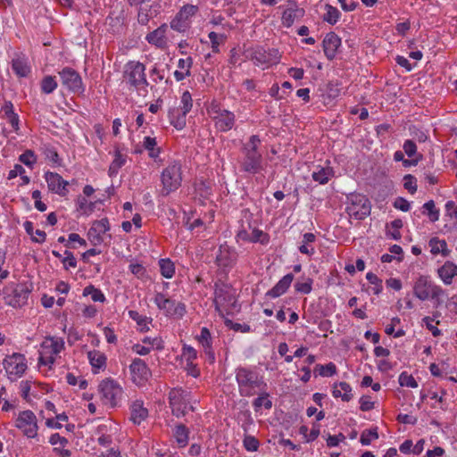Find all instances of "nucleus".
<instances>
[{
    "mask_svg": "<svg viewBox=\"0 0 457 457\" xmlns=\"http://www.w3.org/2000/svg\"><path fill=\"white\" fill-rule=\"evenodd\" d=\"M125 158L118 152L115 154V158L109 167V175L111 177L116 175L118 170L124 165Z\"/></svg>",
    "mask_w": 457,
    "mask_h": 457,
    "instance_id": "37998d69",
    "label": "nucleus"
},
{
    "mask_svg": "<svg viewBox=\"0 0 457 457\" xmlns=\"http://www.w3.org/2000/svg\"><path fill=\"white\" fill-rule=\"evenodd\" d=\"M99 390L102 394L104 403L112 407L117 405L123 393L122 388L114 380L110 378L103 380L100 383Z\"/></svg>",
    "mask_w": 457,
    "mask_h": 457,
    "instance_id": "6e6552de",
    "label": "nucleus"
},
{
    "mask_svg": "<svg viewBox=\"0 0 457 457\" xmlns=\"http://www.w3.org/2000/svg\"><path fill=\"white\" fill-rule=\"evenodd\" d=\"M19 160L27 166H31L36 162V156L34 152L31 150L25 151L22 154L20 155Z\"/></svg>",
    "mask_w": 457,
    "mask_h": 457,
    "instance_id": "4d7b16f0",
    "label": "nucleus"
},
{
    "mask_svg": "<svg viewBox=\"0 0 457 457\" xmlns=\"http://www.w3.org/2000/svg\"><path fill=\"white\" fill-rule=\"evenodd\" d=\"M59 75L62 86L65 87L68 90L74 93L83 92L84 89L81 77L74 69L70 67L63 68L59 72Z\"/></svg>",
    "mask_w": 457,
    "mask_h": 457,
    "instance_id": "f8f14e48",
    "label": "nucleus"
},
{
    "mask_svg": "<svg viewBox=\"0 0 457 457\" xmlns=\"http://www.w3.org/2000/svg\"><path fill=\"white\" fill-rule=\"evenodd\" d=\"M237 256V253L228 245H221L216 256V263L220 267H229L236 262Z\"/></svg>",
    "mask_w": 457,
    "mask_h": 457,
    "instance_id": "aec40b11",
    "label": "nucleus"
},
{
    "mask_svg": "<svg viewBox=\"0 0 457 457\" xmlns=\"http://www.w3.org/2000/svg\"><path fill=\"white\" fill-rule=\"evenodd\" d=\"M154 303L160 310H162L166 316L182 318L186 313V306L182 303L168 298L165 295L158 293L155 295Z\"/></svg>",
    "mask_w": 457,
    "mask_h": 457,
    "instance_id": "0eeeda50",
    "label": "nucleus"
},
{
    "mask_svg": "<svg viewBox=\"0 0 457 457\" xmlns=\"http://www.w3.org/2000/svg\"><path fill=\"white\" fill-rule=\"evenodd\" d=\"M226 325L228 326L230 328H232L235 331H242V332H249L250 331V326L247 324H239V323H234L233 321L227 320L225 321Z\"/></svg>",
    "mask_w": 457,
    "mask_h": 457,
    "instance_id": "0e129e2a",
    "label": "nucleus"
},
{
    "mask_svg": "<svg viewBox=\"0 0 457 457\" xmlns=\"http://www.w3.org/2000/svg\"><path fill=\"white\" fill-rule=\"evenodd\" d=\"M360 409L362 411H367L374 408V403L370 400L369 396H362L360 400Z\"/></svg>",
    "mask_w": 457,
    "mask_h": 457,
    "instance_id": "338daca9",
    "label": "nucleus"
},
{
    "mask_svg": "<svg viewBox=\"0 0 457 457\" xmlns=\"http://www.w3.org/2000/svg\"><path fill=\"white\" fill-rule=\"evenodd\" d=\"M404 153L409 157H413L417 154V145L412 140H406L403 145Z\"/></svg>",
    "mask_w": 457,
    "mask_h": 457,
    "instance_id": "bf43d9fd",
    "label": "nucleus"
},
{
    "mask_svg": "<svg viewBox=\"0 0 457 457\" xmlns=\"http://www.w3.org/2000/svg\"><path fill=\"white\" fill-rule=\"evenodd\" d=\"M161 273L163 277L170 278L175 272L174 263L170 259H162L159 261Z\"/></svg>",
    "mask_w": 457,
    "mask_h": 457,
    "instance_id": "f704fd0d",
    "label": "nucleus"
},
{
    "mask_svg": "<svg viewBox=\"0 0 457 457\" xmlns=\"http://www.w3.org/2000/svg\"><path fill=\"white\" fill-rule=\"evenodd\" d=\"M30 293V287L26 284H17L10 293L6 294L4 299L8 305L18 308L27 303Z\"/></svg>",
    "mask_w": 457,
    "mask_h": 457,
    "instance_id": "9d476101",
    "label": "nucleus"
},
{
    "mask_svg": "<svg viewBox=\"0 0 457 457\" xmlns=\"http://www.w3.org/2000/svg\"><path fill=\"white\" fill-rule=\"evenodd\" d=\"M341 45L340 37L334 32H329L323 39L322 46L325 55L328 60H333Z\"/></svg>",
    "mask_w": 457,
    "mask_h": 457,
    "instance_id": "a211bd4d",
    "label": "nucleus"
},
{
    "mask_svg": "<svg viewBox=\"0 0 457 457\" xmlns=\"http://www.w3.org/2000/svg\"><path fill=\"white\" fill-rule=\"evenodd\" d=\"M294 279V275H285L270 290L266 293L267 296L276 298L287 292Z\"/></svg>",
    "mask_w": 457,
    "mask_h": 457,
    "instance_id": "412c9836",
    "label": "nucleus"
},
{
    "mask_svg": "<svg viewBox=\"0 0 457 457\" xmlns=\"http://www.w3.org/2000/svg\"><path fill=\"white\" fill-rule=\"evenodd\" d=\"M280 55L276 49L265 50L262 47L255 48L252 54L251 59L256 65H273L278 62Z\"/></svg>",
    "mask_w": 457,
    "mask_h": 457,
    "instance_id": "4468645a",
    "label": "nucleus"
},
{
    "mask_svg": "<svg viewBox=\"0 0 457 457\" xmlns=\"http://www.w3.org/2000/svg\"><path fill=\"white\" fill-rule=\"evenodd\" d=\"M312 278H306L303 282L297 281L295 284V289L296 292L307 295L311 293L312 289Z\"/></svg>",
    "mask_w": 457,
    "mask_h": 457,
    "instance_id": "49530a36",
    "label": "nucleus"
},
{
    "mask_svg": "<svg viewBox=\"0 0 457 457\" xmlns=\"http://www.w3.org/2000/svg\"><path fill=\"white\" fill-rule=\"evenodd\" d=\"M208 37L212 43V51L214 53H218L219 52V45L220 42H222L226 38V37L224 35H219L213 31L210 32Z\"/></svg>",
    "mask_w": 457,
    "mask_h": 457,
    "instance_id": "5fc2aeb1",
    "label": "nucleus"
},
{
    "mask_svg": "<svg viewBox=\"0 0 457 457\" xmlns=\"http://www.w3.org/2000/svg\"><path fill=\"white\" fill-rule=\"evenodd\" d=\"M399 384L402 386H408L412 388L418 386V383L416 382L415 378L411 375L407 374V372H403L400 374Z\"/></svg>",
    "mask_w": 457,
    "mask_h": 457,
    "instance_id": "09e8293b",
    "label": "nucleus"
},
{
    "mask_svg": "<svg viewBox=\"0 0 457 457\" xmlns=\"http://www.w3.org/2000/svg\"><path fill=\"white\" fill-rule=\"evenodd\" d=\"M83 295H91V298L94 302H104L105 297L100 289L96 288L94 286L90 285L84 288Z\"/></svg>",
    "mask_w": 457,
    "mask_h": 457,
    "instance_id": "ea45409f",
    "label": "nucleus"
},
{
    "mask_svg": "<svg viewBox=\"0 0 457 457\" xmlns=\"http://www.w3.org/2000/svg\"><path fill=\"white\" fill-rule=\"evenodd\" d=\"M397 420L403 424L414 425L417 423V418L408 414H399L397 416Z\"/></svg>",
    "mask_w": 457,
    "mask_h": 457,
    "instance_id": "774afa93",
    "label": "nucleus"
},
{
    "mask_svg": "<svg viewBox=\"0 0 457 457\" xmlns=\"http://www.w3.org/2000/svg\"><path fill=\"white\" fill-rule=\"evenodd\" d=\"M337 372L336 365L329 362L326 365L317 364L314 368V373H318L322 377H331Z\"/></svg>",
    "mask_w": 457,
    "mask_h": 457,
    "instance_id": "4c0bfd02",
    "label": "nucleus"
},
{
    "mask_svg": "<svg viewBox=\"0 0 457 457\" xmlns=\"http://www.w3.org/2000/svg\"><path fill=\"white\" fill-rule=\"evenodd\" d=\"M164 32V29L158 28L154 31L149 33L146 36V39L151 44H154L156 46L162 45L163 43Z\"/></svg>",
    "mask_w": 457,
    "mask_h": 457,
    "instance_id": "79ce46f5",
    "label": "nucleus"
},
{
    "mask_svg": "<svg viewBox=\"0 0 457 457\" xmlns=\"http://www.w3.org/2000/svg\"><path fill=\"white\" fill-rule=\"evenodd\" d=\"M214 304L216 311L220 313L223 310L226 312L234 310L237 307L235 289L227 284L216 286Z\"/></svg>",
    "mask_w": 457,
    "mask_h": 457,
    "instance_id": "20e7f679",
    "label": "nucleus"
},
{
    "mask_svg": "<svg viewBox=\"0 0 457 457\" xmlns=\"http://www.w3.org/2000/svg\"><path fill=\"white\" fill-rule=\"evenodd\" d=\"M43 353H49L52 355L58 354L63 348V341L57 340L54 337H48L41 344Z\"/></svg>",
    "mask_w": 457,
    "mask_h": 457,
    "instance_id": "a878e982",
    "label": "nucleus"
},
{
    "mask_svg": "<svg viewBox=\"0 0 457 457\" xmlns=\"http://www.w3.org/2000/svg\"><path fill=\"white\" fill-rule=\"evenodd\" d=\"M65 257L62 259V262L65 270L69 268H76L77 267V260L74 257L73 253L68 250L64 252Z\"/></svg>",
    "mask_w": 457,
    "mask_h": 457,
    "instance_id": "864d4df0",
    "label": "nucleus"
},
{
    "mask_svg": "<svg viewBox=\"0 0 457 457\" xmlns=\"http://www.w3.org/2000/svg\"><path fill=\"white\" fill-rule=\"evenodd\" d=\"M236 380L242 396H253L266 387L263 378L256 371L245 367H238L236 370Z\"/></svg>",
    "mask_w": 457,
    "mask_h": 457,
    "instance_id": "f257e3e1",
    "label": "nucleus"
},
{
    "mask_svg": "<svg viewBox=\"0 0 457 457\" xmlns=\"http://www.w3.org/2000/svg\"><path fill=\"white\" fill-rule=\"evenodd\" d=\"M244 446L247 451H257L259 447V441L254 436H245L244 438Z\"/></svg>",
    "mask_w": 457,
    "mask_h": 457,
    "instance_id": "6e6d98bb",
    "label": "nucleus"
},
{
    "mask_svg": "<svg viewBox=\"0 0 457 457\" xmlns=\"http://www.w3.org/2000/svg\"><path fill=\"white\" fill-rule=\"evenodd\" d=\"M197 340L205 349H210L212 346V337L207 328H203L200 336L197 337Z\"/></svg>",
    "mask_w": 457,
    "mask_h": 457,
    "instance_id": "de8ad7c7",
    "label": "nucleus"
},
{
    "mask_svg": "<svg viewBox=\"0 0 457 457\" xmlns=\"http://www.w3.org/2000/svg\"><path fill=\"white\" fill-rule=\"evenodd\" d=\"M259 396L254 399L253 404L255 409L264 406L265 409L270 410L272 407V402L269 399V394L263 391L259 392Z\"/></svg>",
    "mask_w": 457,
    "mask_h": 457,
    "instance_id": "c9c22d12",
    "label": "nucleus"
},
{
    "mask_svg": "<svg viewBox=\"0 0 457 457\" xmlns=\"http://www.w3.org/2000/svg\"><path fill=\"white\" fill-rule=\"evenodd\" d=\"M196 351L189 345H184L183 347V356L187 358V361H192L196 358Z\"/></svg>",
    "mask_w": 457,
    "mask_h": 457,
    "instance_id": "69168bd1",
    "label": "nucleus"
},
{
    "mask_svg": "<svg viewBox=\"0 0 457 457\" xmlns=\"http://www.w3.org/2000/svg\"><path fill=\"white\" fill-rule=\"evenodd\" d=\"M215 120V126L220 131H228L230 130L235 123V115L233 112L225 110L223 112H220L217 118L213 119Z\"/></svg>",
    "mask_w": 457,
    "mask_h": 457,
    "instance_id": "5701e85b",
    "label": "nucleus"
},
{
    "mask_svg": "<svg viewBox=\"0 0 457 457\" xmlns=\"http://www.w3.org/2000/svg\"><path fill=\"white\" fill-rule=\"evenodd\" d=\"M186 21H184L183 19H179V14L177 13L176 17L170 22V27L177 31H184L187 28Z\"/></svg>",
    "mask_w": 457,
    "mask_h": 457,
    "instance_id": "680f3d73",
    "label": "nucleus"
},
{
    "mask_svg": "<svg viewBox=\"0 0 457 457\" xmlns=\"http://www.w3.org/2000/svg\"><path fill=\"white\" fill-rule=\"evenodd\" d=\"M351 391L352 388L348 383L340 382L335 385L332 394L335 398L341 397L344 402H349L353 397Z\"/></svg>",
    "mask_w": 457,
    "mask_h": 457,
    "instance_id": "c756f323",
    "label": "nucleus"
},
{
    "mask_svg": "<svg viewBox=\"0 0 457 457\" xmlns=\"http://www.w3.org/2000/svg\"><path fill=\"white\" fill-rule=\"evenodd\" d=\"M305 11L303 8H300L295 3H291L289 6L283 12L282 14V24L290 28L295 21H298L304 16Z\"/></svg>",
    "mask_w": 457,
    "mask_h": 457,
    "instance_id": "6ab92c4d",
    "label": "nucleus"
},
{
    "mask_svg": "<svg viewBox=\"0 0 457 457\" xmlns=\"http://www.w3.org/2000/svg\"><path fill=\"white\" fill-rule=\"evenodd\" d=\"M423 208L428 211L429 220L432 222L438 220L439 212L435 208V203L433 200H429L428 202L425 203Z\"/></svg>",
    "mask_w": 457,
    "mask_h": 457,
    "instance_id": "3c124183",
    "label": "nucleus"
},
{
    "mask_svg": "<svg viewBox=\"0 0 457 457\" xmlns=\"http://www.w3.org/2000/svg\"><path fill=\"white\" fill-rule=\"evenodd\" d=\"M347 212L350 216L356 220H364L370 213V203L363 195H353Z\"/></svg>",
    "mask_w": 457,
    "mask_h": 457,
    "instance_id": "1a4fd4ad",
    "label": "nucleus"
},
{
    "mask_svg": "<svg viewBox=\"0 0 457 457\" xmlns=\"http://www.w3.org/2000/svg\"><path fill=\"white\" fill-rule=\"evenodd\" d=\"M12 68L19 77H27L30 72V67L23 55H18L16 58L12 59Z\"/></svg>",
    "mask_w": 457,
    "mask_h": 457,
    "instance_id": "cd10ccee",
    "label": "nucleus"
},
{
    "mask_svg": "<svg viewBox=\"0 0 457 457\" xmlns=\"http://www.w3.org/2000/svg\"><path fill=\"white\" fill-rule=\"evenodd\" d=\"M186 116L179 108H173L169 111V118L170 124L173 125L177 129H182L186 126Z\"/></svg>",
    "mask_w": 457,
    "mask_h": 457,
    "instance_id": "c85d7f7f",
    "label": "nucleus"
},
{
    "mask_svg": "<svg viewBox=\"0 0 457 457\" xmlns=\"http://www.w3.org/2000/svg\"><path fill=\"white\" fill-rule=\"evenodd\" d=\"M162 188L161 195L167 196L170 193L177 190L181 185V166L178 162L170 164L162 172Z\"/></svg>",
    "mask_w": 457,
    "mask_h": 457,
    "instance_id": "7ed1b4c3",
    "label": "nucleus"
},
{
    "mask_svg": "<svg viewBox=\"0 0 457 457\" xmlns=\"http://www.w3.org/2000/svg\"><path fill=\"white\" fill-rule=\"evenodd\" d=\"M130 420L135 424L139 425L148 416V410L143 406V403L140 401L134 402L130 407Z\"/></svg>",
    "mask_w": 457,
    "mask_h": 457,
    "instance_id": "bb28decb",
    "label": "nucleus"
},
{
    "mask_svg": "<svg viewBox=\"0 0 457 457\" xmlns=\"http://www.w3.org/2000/svg\"><path fill=\"white\" fill-rule=\"evenodd\" d=\"M45 179L50 191L62 196L68 194L66 187L69 185V182L64 180L58 173L47 171L45 174Z\"/></svg>",
    "mask_w": 457,
    "mask_h": 457,
    "instance_id": "f3484780",
    "label": "nucleus"
},
{
    "mask_svg": "<svg viewBox=\"0 0 457 457\" xmlns=\"http://www.w3.org/2000/svg\"><path fill=\"white\" fill-rule=\"evenodd\" d=\"M197 11L198 7L196 5L186 4L178 12L179 18L183 19L184 21H187V19L195 15L197 12Z\"/></svg>",
    "mask_w": 457,
    "mask_h": 457,
    "instance_id": "a18cd8bd",
    "label": "nucleus"
},
{
    "mask_svg": "<svg viewBox=\"0 0 457 457\" xmlns=\"http://www.w3.org/2000/svg\"><path fill=\"white\" fill-rule=\"evenodd\" d=\"M110 229L109 221L106 218L100 220L94 221L92 227L88 231L89 238L96 240L97 242L102 241L101 236Z\"/></svg>",
    "mask_w": 457,
    "mask_h": 457,
    "instance_id": "b1692460",
    "label": "nucleus"
},
{
    "mask_svg": "<svg viewBox=\"0 0 457 457\" xmlns=\"http://www.w3.org/2000/svg\"><path fill=\"white\" fill-rule=\"evenodd\" d=\"M414 295L421 301L431 297L438 298L444 294V290L436 285H434L428 277L420 276L413 287Z\"/></svg>",
    "mask_w": 457,
    "mask_h": 457,
    "instance_id": "423d86ee",
    "label": "nucleus"
},
{
    "mask_svg": "<svg viewBox=\"0 0 457 457\" xmlns=\"http://www.w3.org/2000/svg\"><path fill=\"white\" fill-rule=\"evenodd\" d=\"M403 223L401 219H395L391 222V227L394 228V231H388L387 236H390L393 239L398 240L401 238V233L399 229L403 227Z\"/></svg>",
    "mask_w": 457,
    "mask_h": 457,
    "instance_id": "603ef678",
    "label": "nucleus"
},
{
    "mask_svg": "<svg viewBox=\"0 0 457 457\" xmlns=\"http://www.w3.org/2000/svg\"><path fill=\"white\" fill-rule=\"evenodd\" d=\"M4 367L9 376L21 377L27 370V361L23 354L14 353L4 360Z\"/></svg>",
    "mask_w": 457,
    "mask_h": 457,
    "instance_id": "ddd939ff",
    "label": "nucleus"
},
{
    "mask_svg": "<svg viewBox=\"0 0 457 457\" xmlns=\"http://www.w3.org/2000/svg\"><path fill=\"white\" fill-rule=\"evenodd\" d=\"M16 427L22 430L23 434L30 438L37 435V424L36 415L31 411L20 412L16 420Z\"/></svg>",
    "mask_w": 457,
    "mask_h": 457,
    "instance_id": "9b49d317",
    "label": "nucleus"
},
{
    "mask_svg": "<svg viewBox=\"0 0 457 457\" xmlns=\"http://www.w3.org/2000/svg\"><path fill=\"white\" fill-rule=\"evenodd\" d=\"M160 5L158 4H142L140 5L137 20L142 25H146L151 18L156 16L159 12Z\"/></svg>",
    "mask_w": 457,
    "mask_h": 457,
    "instance_id": "4be33fe9",
    "label": "nucleus"
},
{
    "mask_svg": "<svg viewBox=\"0 0 457 457\" xmlns=\"http://www.w3.org/2000/svg\"><path fill=\"white\" fill-rule=\"evenodd\" d=\"M394 207L403 212L410 210V203L403 197H397L394 203Z\"/></svg>",
    "mask_w": 457,
    "mask_h": 457,
    "instance_id": "e2e57ef3",
    "label": "nucleus"
},
{
    "mask_svg": "<svg viewBox=\"0 0 457 457\" xmlns=\"http://www.w3.org/2000/svg\"><path fill=\"white\" fill-rule=\"evenodd\" d=\"M174 437L179 447L187 445L188 441V429L185 425L179 424L176 426L174 430Z\"/></svg>",
    "mask_w": 457,
    "mask_h": 457,
    "instance_id": "473e14b6",
    "label": "nucleus"
},
{
    "mask_svg": "<svg viewBox=\"0 0 457 457\" xmlns=\"http://www.w3.org/2000/svg\"><path fill=\"white\" fill-rule=\"evenodd\" d=\"M181 104H182V106L179 107V109L183 111L184 113L187 114L190 112V110L192 109V106H193L192 96H191V94L188 91H185L182 94Z\"/></svg>",
    "mask_w": 457,
    "mask_h": 457,
    "instance_id": "8fccbe9b",
    "label": "nucleus"
},
{
    "mask_svg": "<svg viewBox=\"0 0 457 457\" xmlns=\"http://www.w3.org/2000/svg\"><path fill=\"white\" fill-rule=\"evenodd\" d=\"M88 360L93 368L101 369L104 367L106 362L105 355L99 351H89L87 353Z\"/></svg>",
    "mask_w": 457,
    "mask_h": 457,
    "instance_id": "2f4dec72",
    "label": "nucleus"
},
{
    "mask_svg": "<svg viewBox=\"0 0 457 457\" xmlns=\"http://www.w3.org/2000/svg\"><path fill=\"white\" fill-rule=\"evenodd\" d=\"M145 65L141 62H129L127 66L126 75L129 79V83L132 86L137 87L140 84L145 86L148 85V82L145 75Z\"/></svg>",
    "mask_w": 457,
    "mask_h": 457,
    "instance_id": "2eb2a0df",
    "label": "nucleus"
},
{
    "mask_svg": "<svg viewBox=\"0 0 457 457\" xmlns=\"http://www.w3.org/2000/svg\"><path fill=\"white\" fill-rule=\"evenodd\" d=\"M332 169L329 167H321L318 171H313L312 179L320 184H326L332 176Z\"/></svg>",
    "mask_w": 457,
    "mask_h": 457,
    "instance_id": "72a5a7b5",
    "label": "nucleus"
},
{
    "mask_svg": "<svg viewBox=\"0 0 457 457\" xmlns=\"http://www.w3.org/2000/svg\"><path fill=\"white\" fill-rule=\"evenodd\" d=\"M189 394L182 389H172L169 394L170 404L171 407L172 414L179 418L188 411H194V407L190 405Z\"/></svg>",
    "mask_w": 457,
    "mask_h": 457,
    "instance_id": "39448f33",
    "label": "nucleus"
},
{
    "mask_svg": "<svg viewBox=\"0 0 457 457\" xmlns=\"http://www.w3.org/2000/svg\"><path fill=\"white\" fill-rule=\"evenodd\" d=\"M57 87V83L54 77L46 76L41 82V89L45 94L52 93Z\"/></svg>",
    "mask_w": 457,
    "mask_h": 457,
    "instance_id": "c03bdc74",
    "label": "nucleus"
},
{
    "mask_svg": "<svg viewBox=\"0 0 457 457\" xmlns=\"http://www.w3.org/2000/svg\"><path fill=\"white\" fill-rule=\"evenodd\" d=\"M326 9L327 12L323 16V21L331 25L336 24L340 17V12L336 7L329 4L326 5Z\"/></svg>",
    "mask_w": 457,
    "mask_h": 457,
    "instance_id": "58836bf2",
    "label": "nucleus"
},
{
    "mask_svg": "<svg viewBox=\"0 0 457 457\" xmlns=\"http://www.w3.org/2000/svg\"><path fill=\"white\" fill-rule=\"evenodd\" d=\"M378 428H373L371 429H366L362 431L360 438V442L363 445H369L371 443L372 439H378Z\"/></svg>",
    "mask_w": 457,
    "mask_h": 457,
    "instance_id": "a19ab883",
    "label": "nucleus"
},
{
    "mask_svg": "<svg viewBox=\"0 0 457 457\" xmlns=\"http://www.w3.org/2000/svg\"><path fill=\"white\" fill-rule=\"evenodd\" d=\"M438 276L445 285H451L453 278L457 276V265L447 261L438 269Z\"/></svg>",
    "mask_w": 457,
    "mask_h": 457,
    "instance_id": "393cba45",
    "label": "nucleus"
},
{
    "mask_svg": "<svg viewBox=\"0 0 457 457\" xmlns=\"http://www.w3.org/2000/svg\"><path fill=\"white\" fill-rule=\"evenodd\" d=\"M132 380L137 385H143L151 376V371L145 362L136 358L129 366Z\"/></svg>",
    "mask_w": 457,
    "mask_h": 457,
    "instance_id": "dca6fc26",
    "label": "nucleus"
},
{
    "mask_svg": "<svg viewBox=\"0 0 457 457\" xmlns=\"http://www.w3.org/2000/svg\"><path fill=\"white\" fill-rule=\"evenodd\" d=\"M430 252L436 255L441 253L444 256L449 254V250L446 248L447 245L445 240H440L437 237H433L429 240Z\"/></svg>",
    "mask_w": 457,
    "mask_h": 457,
    "instance_id": "7c9ffc66",
    "label": "nucleus"
},
{
    "mask_svg": "<svg viewBox=\"0 0 457 457\" xmlns=\"http://www.w3.org/2000/svg\"><path fill=\"white\" fill-rule=\"evenodd\" d=\"M404 188L407 189L411 194H414L417 191L416 179L411 175H405L404 178Z\"/></svg>",
    "mask_w": 457,
    "mask_h": 457,
    "instance_id": "13d9d810",
    "label": "nucleus"
},
{
    "mask_svg": "<svg viewBox=\"0 0 457 457\" xmlns=\"http://www.w3.org/2000/svg\"><path fill=\"white\" fill-rule=\"evenodd\" d=\"M261 140L253 135L244 146L245 158L241 163L244 171L255 174L262 168V154L257 151Z\"/></svg>",
    "mask_w": 457,
    "mask_h": 457,
    "instance_id": "f03ea898",
    "label": "nucleus"
},
{
    "mask_svg": "<svg viewBox=\"0 0 457 457\" xmlns=\"http://www.w3.org/2000/svg\"><path fill=\"white\" fill-rule=\"evenodd\" d=\"M225 110L221 108L220 104L216 102V101H212L208 108V113L209 115L212 117V119L213 120L214 118H217V116L220 113V112H223Z\"/></svg>",
    "mask_w": 457,
    "mask_h": 457,
    "instance_id": "052dcab7",
    "label": "nucleus"
},
{
    "mask_svg": "<svg viewBox=\"0 0 457 457\" xmlns=\"http://www.w3.org/2000/svg\"><path fill=\"white\" fill-rule=\"evenodd\" d=\"M156 139L151 137H145L144 138L143 145L145 149L149 151V156L155 159L160 154V148L156 147Z\"/></svg>",
    "mask_w": 457,
    "mask_h": 457,
    "instance_id": "e433bc0d",
    "label": "nucleus"
}]
</instances>
